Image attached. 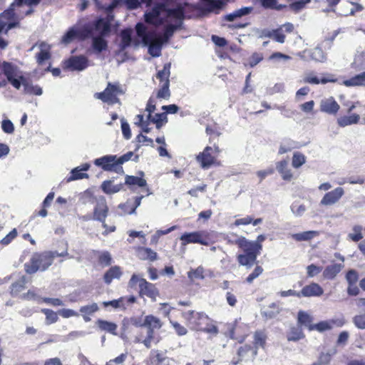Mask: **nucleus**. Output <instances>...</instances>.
<instances>
[{
    "label": "nucleus",
    "instance_id": "nucleus-9",
    "mask_svg": "<svg viewBox=\"0 0 365 365\" xmlns=\"http://www.w3.org/2000/svg\"><path fill=\"white\" fill-rule=\"evenodd\" d=\"M91 34V29L87 26L83 27L73 26L62 36L61 42L66 45L74 40L82 41L89 38Z\"/></svg>",
    "mask_w": 365,
    "mask_h": 365
},
{
    "label": "nucleus",
    "instance_id": "nucleus-7",
    "mask_svg": "<svg viewBox=\"0 0 365 365\" xmlns=\"http://www.w3.org/2000/svg\"><path fill=\"white\" fill-rule=\"evenodd\" d=\"M128 284L131 288L134 287L137 284H138L140 296H146L149 297L152 301H155L160 294L159 290L155 284L148 282L144 278L139 277L135 274L132 275Z\"/></svg>",
    "mask_w": 365,
    "mask_h": 365
},
{
    "label": "nucleus",
    "instance_id": "nucleus-32",
    "mask_svg": "<svg viewBox=\"0 0 365 365\" xmlns=\"http://www.w3.org/2000/svg\"><path fill=\"white\" fill-rule=\"evenodd\" d=\"M124 185H128L130 189H133L134 187L137 186L139 187H143L147 185L146 180L140 177L133 176V175H125Z\"/></svg>",
    "mask_w": 365,
    "mask_h": 365
},
{
    "label": "nucleus",
    "instance_id": "nucleus-56",
    "mask_svg": "<svg viewBox=\"0 0 365 365\" xmlns=\"http://www.w3.org/2000/svg\"><path fill=\"white\" fill-rule=\"evenodd\" d=\"M41 312L46 316V322L51 324L56 322L58 319L56 312L49 309H42Z\"/></svg>",
    "mask_w": 365,
    "mask_h": 365
},
{
    "label": "nucleus",
    "instance_id": "nucleus-46",
    "mask_svg": "<svg viewBox=\"0 0 365 365\" xmlns=\"http://www.w3.org/2000/svg\"><path fill=\"white\" fill-rule=\"evenodd\" d=\"M317 234V232L315 231H306L292 235V238L298 242L308 241L315 237Z\"/></svg>",
    "mask_w": 365,
    "mask_h": 365
},
{
    "label": "nucleus",
    "instance_id": "nucleus-6",
    "mask_svg": "<svg viewBox=\"0 0 365 365\" xmlns=\"http://www.w3.org/2000/svg\"><path fill=\"white\" fill-rule=\"evenodd\" d=\"M221 151L218 145H207L202 152L196 155L195 160L203 170L209 169L212 166H219L220 161L218 160V157Z\"/></svg>",
    "mask_w": 365,
    "mask_h": 365
},
{
    "label": "nucleus",
    "instance_id": "nucleus-4",
    "mask_svg": "<svg viewBox=\"0 0 365 365\" xmlns=\"http://www.w3.org/2000/svg\"><path fill=\"white\" fill-rule=\"evenodd\" d=\"M57 252L46 251L43 252H35L29 262L24 264V269L27 274H32L37 271L46 270L53 262L56 257L63 256Z\"/></svg>",
    "mask_w": 365,
    "mask_h": 365
},
{
    "label": "nucleus",
    "instance_id": "nucleus-57",
    "mask_svg": "<svg viewBox=\"0 0 365 365\" xmlns=\"http://www.w3.org/2000/svg\"><path fill=\"white\" fill-rule=\"evenodd\" d=\"M188 277L191 280L204 279V269L201 267H198L195 269H192L188 272Z\"/></svg>",
    "mask_w": 365,
    "mask_h": 365
},
{
    "label": "nucleus",
    "instance_id": "nucleus-55",
    "mask_svg": "<svg viewBox=\"0 0 365 365\" xmlns=\"http://www.w3.org/2000/svg\"><path fill=\"white\" fill-rule=\"evenodd\" d=\"M160 309L163 312L164 317H168L169 319H175L174 317L175 310H180L179 309L170 307L168 303H160Z\"/></svg>",
    "mask_w": 365,
    "mask_h": 365
},
{
    "label": "nucleus",
    "instance_id": "nucleus-27",
    "mask_svg": "<svg viewBox=\"0 0 365 365\" xmlns=\"http://www.w3.org/2000/svg\"><path fill=\"white\" fill-rule=\"evenodd\" d=\"M123 187L124 184L122 182L114 185L113 180H104L101 185V188L103 192L107 195H112L118 192L123 189Z\"/></svg>",
    "mask_w": 365,
    "mask_h": 365
},
{
    "label": "nucleus",
    "instance_id": "nucleus-20",
    "mask_svg": "<svg viewBox=\"0 0 365 365\" xmlns=\"http://www.w3.org/2000/svg\"><path fill=\"white\" fill-rule=\"evenodd\" d=\"M89 168L90 165L88 163H84L79 167L73 168L70 172L69 176L65 178L66 182H69L73 180L88 178V175L84 173V171H87Z\"/></svg>",
    "mask_w": 365,
    "mask_h": 365
},
{
    "label": "nucleus",
    "instance_id": "nucleus-12",
    "mask_svg": "<svg viewBox=\"0 0 365 365\" xmlns=\"http://www.w3.org/2000/svg\"><path fill=\"white\" fill-rule=\"evenodd\" d=\"M362 106V103L359 101L352 102L347 109L349 115H344L339 117L336 120L339 127H346L353 124H357L360 120V115L357 113H352L354 108Z\"/></svg>",
    "mask_w": 365,
    "mask_h": 365
},
{
    "label": "nucleus",
    "instance_id": "nucleus-38",
    "mask_svg": "<svg viewBox=\"0 0 365 365\" xmlns=\"http://www.w3.org/2000/svg\"><path fill=\"white\" fill-rule=\"evenodd\" d=\"M166 13L168 17L182 21L185 19V6L179 4L174 9L167 8Z\"/></svg>",
    "mask_w": 365,
    "mask_h": 365
},
{
    "label": "nucleus",
    "instance_id": "nucleus-53",
    "mask_svg": "<svg viewBox=\"0 0 365 365\" xmlns=\"http://www.w3.org/2000/svg\"><path fill=\"white\" fill-rule=\"evenodd\" d=\"M279 312H280V309H279V307L276 304L272 303L269 306V309L265 310L263 312V316L267 319H274V318L277 317L278 316V314H279Z\"/></svg>",
    "mask_w": 365,
    "mask_h": 365
},
{
    "label": "nucleus",
    "instance_id": "nucleus-47",
    "mask_svg": "<svg viewBox=\"0 0 365 365\" xmlns=\"http://www.w3.org/2000/svg\"><path fill=\"white\" fill-rule=\"evenodd\" d=\"M306 163V156L300 153L295 152L293 154L292 165L294 168H299Z\"/></svg>",
    "mask_w": 365,
    "mask_h": 365
},
{
    "label": "nucleus",
    "instance_id": "nucleus-15",
    "mask_svg": "<svg viewBox=\"0 0 365 365\" xmlns=\"http://www.w3.org/2000/svg\"><path fill=\"white\" fill-rule=\"evenodd\" d=\"M344 195V188L337 187L331 191L327 192L321 200L320 204L325 206L334 205L339 201Z\"/></svg>",
    "mask_w": 365,
    "mask_h": 365
},
{
    "label": "nucleus",
    "instance_id": "nucleus-24",
    "mask_svg": "<svg viewBox=\"0 0 365 365\" xmlns=\"http://www.w3.org/2000/svg\"><path fill=\"white\" fill-rule=\"evenodd\" d=\"M135 30L138 36L142 38L145 45H147L156 36L155 31H147V27L140 22L136 24Z\"/></svg>",
    "mask_w": 365,
    "mask_h": 365
},
{
    "label": "nucleus",
    "instance_id": "nucleus-60",
    "mask_svg": "<svg viewBox=\"0 0 365 365\" xmlns=\"http://www.w3.org/2000/svg\"><path fill=\"white\" fill-rule=\"evenodd\" d=\"M304 334L297 328H293L287 334L288 341H298L304 337Z\"/></svg>",
    "mask_w": 365,
    "mask_h": 365
},
{
    "label": "nucleus",
    "instance_id": "nucleus-26",
    "mask_svg": "<svg viewBox=\"0 0 365 365\" xmlns=\"http://www.w3.org/2000/svg\"><path fill=\"white\" fill-rule=\"evenodd\" d=\"M297 324L301 327L312 331L311 328L314 326V317L308 312L300 310L297 313Z\"/></svg>",
    "mask_w": 365,
    "mask_h": 365
},
{
    "label": "nucleus",
    "instance_id": "nucleus-10",
    "mask_svg": "<svg viewBox=\"0 0 365 365\" xmlns=\"http://www.w3.org/2000/svg\"><path fill=\"white\" fill-rule=\"evenodd\" d=\"M180 240L182 246L190 243L208 245L211 242L210 234L207 230L185 232L180 236Z\"/></svg>",
    "mask_w": 365,
    "mask_h": 365
},
{
    "label": "nucleus",
    "instance_id": "nucleus-33",
    "mask_svg": "<svg viewBox=\"0 0 365 365\" xmlns=\"http://www.w3.org/2000/svg\"><path fill=\"white\" fill-rule=\"evenodd\" d=\"M99 309L98 306L96 303L83 306L80 308V312L86 322L91 321L90 316L98 312Z\"/></svg>",
    "mask_w": 365,
    "mask_h": 365
},
{
    "label": "nucleus",
    "instance_id": "nucleus-40",
    "mask_svg": "<svg viewBox=\"0 0 365 365\" xmlns=\"http://www.w3.org/2000/svg\"><path fill=\"white\" fill-rule=\"evenodd\" d=\"M264 35L280 43H284L286 39L285 35L282 31V27L273 29L272 31H267Z\"/></svg>",
    "mask_w": 365,
    "mask_h": 365
},
{
    "label": "nucleus",
    "instance_id": "nucleus-8",
    "mask_svg": "<svg viewBox=\"0 0 365 365\" xmlns=\"http://www.w3.org/2000/svg\"><path fill=\"white\" fill-rule=\"evenodd\" d=\"M123 93V91L118 82H108L105 90L102 92L96 93L94 96L104 103L113 105L119 103L118 96Z\"/></svg>",
    "mask_w": 365,
    "mask_h": 365
},
{
    "label": "nucleus",
    "instance_id": "nucleus-64",
    "mask_svg": "<svg viewBox=\"0 0 365 365\" xmlns=\"http://www.w3.org/2000/svg\"><path fill=\"white\" fill-rule=\"evenodd\" d=\"M10 293L12 296H16L19 292L24 289V285L22 282H15L10 287Z\"/></svg>",
    "mask_w": 365,
    "mask_h": 365
},
{
    "label": "nucleus",
    "instance_id": "nucleus-35",
    "mask_svg": "<svg viewBox=\"0 0 365 365\" xmlns=\"http://www.w3.org/2000/svg\"><path fill=\"white\" fill-rule=\"evenodd\" d=\"M96 325L101 331H107L114 335L116 334L118 326L114 322L99 319L96 321Z\"/></svg>",
    "mask_w": 365,
    "mask_h": 365
},
{
    "label": "nucleus",
    "instance_id": "nucleus-18",
    "mask_svg": "<svg viewBox=\"0 0 365 365\" xmlns=\"http://www.w3.org/2000/svg\"><path fill=\"white\" fill-rule=\"evenodd\" d=\"M337 81V77L333 73H325L321 78L310 73L307 75L303 79V81L306 83L316 85L319 83L326 84L327 83H336Z\"/></svg>",
    "mask_w": 365,
    "mask_h": 365
},
{
    "label": "nucleus",
    "instance_id": "nucleus-54",
    "mask_svg": "<svg viewBox=\"0 0 365 365\" xmlns=\"http://www.w3.org/2000/svg\"><path fill=\"white\" fill-rule=\"evenodd\" d=\"M334 323V322H329V321H322L319 322L317 324H314V326L312 327L311 330L312 331H318L319 332H323L327 330H330L332 328L331 324Z\"/></svg>",
    "mask_w": 365,
    "mask_h": 365
},
{
    "label": "nucleus",
    "instance_id": "nucleus-52",
    "mask_svg": "<svg viewBox=\"0 0 365 365\" xmlns=\"http://www.w3.org/2000/svg\"><path fill=\"white\" fill-rule=\"evenodd\" d=\"M170 323L178 336H182L187 334V329L178 322V319H170Z\"/></svg>",
    "mask_w": 365,
    "mask_h": 365
},
{
    "label": "nucleus",
    "instance_id": "nucleus-19",
    "mask_svg": "<svg viewBox=\"0 0 365 365\" xmlns=\"http://www.w3.org/2000/svg\"><path fill=\"white\" fill-rule=\"evenodd\" d=\"M300 292L301 297H320L324 293L323 288L317 283L312 282L304 286Z\"/></svg>",
    "mask_w": 365,
    "mask_h": 365
},
{
    "label": "nucleus",
    "instance_id": "nucleus-11",
    "mask_svg": "<svg viewBox=\"0 0 365 365\" xmlns=\"http://www.w3.org/2000/svg\"><path fill=\"white\" fill-rule=\"evenodd\" d=\"M109 209L104 197H101L98 200L96 205L94 207L93 215H88L83 217L85 220H97L102 222L103 227H106L107 224L106 223V219L108 215Z\"/></svg>",
    "mask_w": 365,
    "mask_h": 365
},
{
    "label": "nucleus",
    "instance_id": "nucleus-2",
    "mask_svg": "<svg viewBox=\"0 0 365 365\" xmlns=\"http://www.w3.org/2000/svg\"><path fill=\"white\" fill-rule=\"evenodd\" d=\"M174 317L175 319L182 317L187 326L190 329L194 331H203L208 333H217V329L215 326H211V327H207L205 326L207 322L210 320L208 316L204 312H198L194 310L182 311V310H175Z\"/></svg>",
    "mask_w": 365,
    "mask_h": 365
},
{
    "label": "nucleus",
    "instance_id": "nucleus-5",
    "mask_svg": "<svg viewBox=\"0 0 365 365\" xmlns=\"http://www.w3.org/2000/svg\"><path fill=\"white\" fill-rule=\"evenodd\" d=\"M265 240V236L259 235L256 241H250L247 245L246 252L237 255L236 259L238 264L247 268L252 267L257 262L258 255L262 250V242Z\"/></svg>",
    "mask_w": 365,
    "mask_h": 365
},
{
    "label": "nucleus",
    "instance_id": "nucleus-28",
    "mask_svg": "<svg viewBox=\"0 0 365 365\" xmlns=\"http://www.w3.org/2000/svg\"><path fill=\"white\" fill-rule=\"evenodd\" d=\"M227 244L231 245H237L242 253L246 252L247 245H249V240L243 236H237L236 234H232L231 237L227 238Z\"/></svg>",
    "mask_w": 365,
    "mask_h": 365
},
{
    "label": "nucleus",
    "instance_id": "nucleus-59",
    "mask_svg": "<svg viewBox=\"0 0 365 365\" xmlns=\"http://www.w3.org/2000/svg\"><path fill=\"white\" fill-rule=\"evenodd\" d=\"M123 301H124V298L120 297L118 299H114V300L108 301V302H103V305L104 307L111 306L112 307H113L115 309L125 308V304L123 303Z\"/></svg>",
    "mask_w": 365,
    "mask_h": 365
},
{
    "label": "nucleus",
    "instance_id": "nucleus-63",
    "mask_svg": "<svg viewBox=\"0 0 365 365\" xmlns=\"http://www.w3.org/2000/svg\"><path fill=\"white\" fill-rule=\"evenodd\" d=\"M322 270V267L317 266L314 264L307 267V274L308 277H313L319 274Z\"/></svg>",
    "mask_w": 365,
    "mask_h": 365
},
{
    "label": "nucleus",
    "instance_id": "nucleus-51",
    "mask_svg": "<svg viewBox=\"0 0 365 365\" xmlns=\"http://www.w3.org/2000/svg\"><path fill=\"white\" fill-rule=\"evenodd\" d=\"M255 264H256L255 269L245 279V282L248 284H252L264 272V269L261 265L257 264V262Z\"/></svg>",
    "mask_w": 365,
    "mask_h": 365
},
{
    "label": "nucleus",
    "instance_id": "nucleus-16",
    "mask_svg": "<svg viewBox=\"0 0 365 365\" xmlns=\"http://www.w3.org/2000/svg\"><path fill=\"white\" fill-rule=\"evenodd\" d=\"M15 6H11V4H10L9 7L4 10L2 13L0 14V16H2L1 20L3 21H6V29L4 31L5 34H7L8 31L19 25V21H14L15 19V13H14V8Z\"/></svg>",
    "mask_w": 365,
    "mask_h": 365
},
{
    "label": "nucleus",
    "instance_id": "nucleus-37",
    "mask_svg": "<svg viewBox=\"0 0 365 365\" xmlns=\"http://www.w3.org/2000/svg\"><path fill=\"white\" fill-rule=\"evenodd\" d=\"M347 87L365 86V72L357 74L344 81Z\"/></svg>",
    "mask_w": 365,
    "mask_h": 365
},
{
    "label": "nucleus",
    "instance_id": "nucleus-17",
    "mask_svg": "<svg viewBox=\"0 0 365 365\" xmlns=\"http://www.w3.org/2000/svg\"><path fill=\"white\" fill-rule=\"evenodd\" d=\"M346 279L349 284L347 293L350 296H356L359 293V289L356 285L359 280V274L355 269H350L346 274Z\"/></svg>",
    "mask_w": 365,
    "mask_h": 365
},
{
    "label": "nucleus",
    "instance_id": "nucleus-14",
    "mask_svg": "<svg viewBox=\"0 0 365 365\" xmlns=\"http://www.w3.org/2000/svg\"><path fill=\"white\" fill-rule=\"evenodd\" d=\"M319 110L322 113L336 115L340 110V106L333 96H329L321 100Z\"/></svg>",
    "mask_w": 365,
    "mask_h": 365
},
{
    "label": "nucleus",
    "instance_id": "nucleus-43",
    "mask_svg": "<svg viewBox=\"0 0 365 365\" xmlns=\"http://www.w3.org/2000/svg\"><path fill=\"white\" fill-rule=\"evenodd\" d=\"M170 63H167L164 64L162 70L158 71L156 78L159 80L160 84L165 83L166 81H170L169 77L170 75Z\"/></svg>",
    "mask_w": 365,
    "mask_h": 365
},
{
    "label": "nucleus",
    "instance_id": "nucleus-34",
    "mask_svg": "<svg viewBox=\"0 0 365 365\" xmlns=\"http://www.w3.org/2000/svg\"><path fill=\"white\" fill-rule=\"evenodd\" d=\"M148 52L153 57H158L161 54L162 41L156 38V36L148 42Z\"/></svg>",
    "mask_w": 365,
    "mask_h": 365
},
{
    "label": "nucleus",
    "instance_id": "nucleus-48",
    "mask_svg": "<svg viewBox=\"0 0 365 365\" xmlns=\"http://www.w3.org/2000/svg\"><path fill=\"white\" fill-rule=\"evenodd\" d=\"M177 27L173 24H168L165 27L164 33L163 36H157L156 38L162 41V43L167 41L174 34L175 30Z\"/></svg>",
    "mask_w": 365,
    "mask_h": 365
},
{
    "label": "nucleus",
    "instance_id": "nucleus-41",
    "mask_svg": "<svg viewBox=\"0 0 365 365\" xmlns=\"http://www.w3.org/2000/svg\"><path fill=\"white\" fill-rule=\"evenodd\" d=\"M205 9L211 12L221 9L225 4L223 0H203Z\"/></svg>",
    "mask_w": 365,
    "mask_h": 365
},
{
    "label": "nucleus",
    "instance_id": "nucleus-49",
    "mask_svg": "<svg viewBox=\"0 0 365 365\" xmlns=\"http://www.w3.org/2000/svg\"><path fill=\"white\" fill-rule=\"evenodd\" d=\"M170 81H166L165 83L160 84V88L158 91L157 98L168 99L170 96Z\"/></svg>",
    "mask_w": 365,
    "mask_h": 365
},
{
    "label": "nucleus",
    "instance_id": "nucleus-22",
    "mask_svg": "<svg viewBox=\"0 0 365 365\" xmlns=\"http://www.w3.org/2000/svg\"><path fill=\"white\" fill-rule=\"evenodd\" d=\"M222 128L216 123L209 124L206 126L205 133L209 137L208 140L210 144L217 145V142L222 135Z\"/></svg>",
    "mask_w": 365,
    "mask_h": 365
},
{
    "label": "nucleus",
    "instance_id": "nucleus-1",
    "mask_svg": "<svg viewBox=\"0 0 365 365\" xmlns=\"http://www.w3.org/2000/svg\"><path fill=\"white\" fill-rule=\"evenodd\" d=\"M0 68L2 73L6 77L8 82L10 83L16 89H19L22 84L24 86L25 93L36 96H40L42 94V88L39 86H34L29 83L24 76L18 75L19 68L16 65L11 62L4 61L0 64Z\"/></svg>",
    "mask_w": 365,
    "mask_h": 365
},
{
    "label": "nucleus",
    "instance_id": "nucleus-42",
    "mask_svg": "<svg viewBox=\"0 0 365 365\" xmlns=\"http://www.w3.org/2000/svg\"><path fill=\"white\" fill-rule=\"evenodd\" d=\"M132 30L130 29H125L121 31L120 32V48L121 50H124L128 46H130L132 41Z\"/></svg>",
    "mask_w": 365,
    "mask_h": 365
},
{
    "label": "nucleus",
    "instance_id": "nucleus-62",
    "mask_svg": "<svg viewBox=\"0 0 365 365\" xmlns=\"http://www.w3.org/2000/svg\"><path fill=\"white\" fill-rule=\"evenodd\" d=\"M353 322L358 329H365V312L356 315L353 318Z\"/></svg>",
    "mask_w": 365,
    "mask_h": 365
},
{
    "label": "nucleus",
    "instance_id": "nucleus-13",
    "mask_svg": "<svg viewBox=\"0 0 365 365\" xmlns=\"http://www.w3.org/2000/svg\"><path fill=\"white\" fill-rule=\"evenodd\" d=\"M88 66V59L84 56H71L64 61V68L71 71H83Z\"/></svg>",
    "mask_w": 365,
    "mask_h": 365
},
{
    "label": "nucleus",
    "instance_id": "nucleus-39",
    "mask_svg": "<svg viewBox=\"0 0 365 365\" xmlns=\"http://www.w3.org/2000/svg\"><path fill=\"white\" fill-rule=\"evenodd\" d=\"M95 255L96 256L98 264L102 267H107L111 264L112 257L109 252L96 251Z\"/></svg>",
    "mask_w": 365,
    "mask_h": 365
},
{
    "label": "nucleus",
    "instance_id": "nucleus-25",
    "mask_svg": "<svg viewBox=\"0 0 365 365\" xmlns=\"http://www.w3.org/2000/svg\"><path fill=\"white\" fill-rule=\"evenodd\" d=\"M136 255L141 260L153 262L158 259V254L151 248L138 247L135 248Z\"/></svg>",
    "mask_w": 365,
    "mask_h": 365
},
{
    "label": "nucleus",
    "instance_id": "nucleus-44",
    "mask_svg": "<svg viewBox=\"0 0 365 365\" xmlns=\"http://www.w3.org/2000/svg\"><path fill=\"white\" fill-rule=\"evenodd\" d=\"M251 11H252L251 7H243V8H241L240 9L235 11L232 13L227 14L225 16V19L228 21H232L236 18H239V17H241L242 16L250 14L251 12Z\"/></svg>",
    "mask_w": 365,
    "mask_h": 365
},
{
    "label": "nucleus",
    "instance_id": "nucleus-21",
    "mask_svg": "<svg viewBox=\"0 0 365 365\" xmlns=\"http://www.w3.org/2000/svg\"><path fill=\"white\" fill-rule=\"evenodd\" d=\"M113 15H108L107 18H99L94 22L95 29L100 33V36H106L110 32V21Z\"/></svg>",
    "mask_w": 365,
    "mask_h": 365
},
{
    "label": "nucleus",
    "instance_id": "nucleus-29",
    "mask_svg": "<svg viewBox=\"0 0 365 365\" xmlns=\"http://www.w3.org/2000/svg\"><path fill=\"white\" fill-rule=\"evenodd\" d=\"M276 168L284 180L289 181L292 179L293 175L291 170L288 168L287 160H282L277 162L276 163Z\"/></svg>",
    "mask_w": 365,
    "mask_h": 365
},
{
    "label": "nucleus",
    "instance_id": "nucleus-23",
    "mask_svg": "<svg viewBox=\"0 0 365 365\" xmlns=\"http://www.w3.org/2000/svg\"><path fill=\"white\" fill-rule=\"evenodd\" d=\"M163 323L160 319L152 314L147 315L144 318V327L147 329V334L154 335L156 329L162 327Z\"/></svg>",
    "mask_w": 365,
    "mask_h": 365
},
{
    "label": "nucleus",
    "instance_id": "nucleus-45",
    "mask_svg": "<svg viewBox=\"0 0 365 365\" xmlns=\"http://www.w3.org/2000/svg\"><path fill=\"white\" fill-rule=\"evenodd\" d=\"M262 222V218H257L255 220L251 216L247 215L245 217L237 219L234 222V225L235 226H240V225H247L250 224H252L254 226H256V225L260 224Z\"/></svg>",
    "mask_w": 365,
    "mask_h": 365
},
{
    "label": "nucleus",
    "instance_id": "nucleus-58",
    "mask_svg": "<svg viewBox=\"0 0 365 365\" xmlns=\"http://www.w3.org/2000/svg\"><path fill=\"white\" fill-rule=\"evenodd\" d=\"M51 55L48 51L41 50L36 55V62L38 65H43L45 61L50 59Z\"/></svg>",
    "mask_w": 365,
    "mask_h": 365
},
{
    "label": "nucleus",
    "instance_id": "nucleus-36",
    "mask_svg": "<svg viewBox=\"0 0 365 365\" xmlns=\"http://www.w3.org/2000/svg\"><path fill=\"white\" fill-rule=\"evenodd\" d=\"M103 36H97L93 38L92 47L97 53H101L108 48V42L103 38Z\"/></svg>",
    "mask_w": 365,
    "mask_h": 365
},
{
    "label": "nucleus",
    "instance_id": "nucleus-3",
    "mask_svg": "<svg viewBox=\"0 0 365 365\" xmlns=\"http://www.w3.org/2000/svg\"><path fill=\"white\" fill-rule=\"evenodd\" d=\"M133 156L134 153L132 151H129L120 157L115 155H106L95 159L93 163L104 171L123 175L124 174V170L122 165L130 160Z\"/></svg>",
    "mask_w": 365,
    "mask_h": 365
},
{
    "label": "nucleus",
    "instance_id": "nucleus-50",
    "mask_svg": "<svg viewBox=\"0 0 365 365\" xmlns=\"http://www.w3.org/2000/svg\"><path fill=\"white\" fill-rule=\"evenodd\" d=\"M167 122L168 118L165 113H155L151 120V123L155 124V126L158 129H160L162 126Z\"/></svg>",
    "mask_w": 365,
    "mask_h": 365
},
{
    "label": "nucleus",
    "instance_id": "nucleus-31",
    "mask_svg": "<svg viewBox=\"0 0 365 365\" xmlns=\"http://www.w3.org/2000/svg\"><path fill=\"white\" fill-rule=\"evenodd\" d=\"M122 275V271L119 266H113L109 268L103 275L104 282L109 284L114 279H119Z\"/></svg>",
    "mask_w": 365,
    "mask_h": 365
},
{
    "label": "nucleus",
    "instance_id": "nucleus-61",
    "mask_svg": "<svg viewBox=\"0 0 365 365\" xmlns=\"http://www.w3.org/2000/svg\"><path fill=\"white\" fill-rule=\"evenodd\" d=\"M17 237V231L16 228H14L9 232L2 240L0 241V244L6 246L10 244Z\"/></svg>",
    "mask_w": 365,
    "mask_h": 365
},
{
    "label": "nucleus",
    "instance_id": "nucleus-30",
    "mask_svg": "<svg viewBox=\"0 0 365 365\" xmlns=\"http://www.w3.org/2000/svg\"><path fill=\"white\" fill-rule=\"evenodd\" d=\"M344 265L340 263H334L325 267L323 277L327 279H333L341 271Z\"/></svg>",
    "mask_w": 365,
    "mask_h": 365
}]
</instances>
